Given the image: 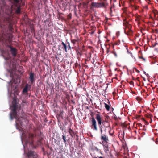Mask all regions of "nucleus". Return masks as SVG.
I'll return each mask as SVG.
<instances>
[{
    "mask_svg": "<svg viewBox=\"0 0 158 158\" xmlns=\"http://www.w3.org/2000/svg\"><path fill=\"white\" fill-rule=\"evenodd\" d=\"M69 17H70V19L71 18V16L70 15Z\"/></svg>",
    "mask_w": 158,
    "mask_h": 158,
    "instance_id": "nucleus-48",
    "label": "nucleus"
},
{
    "mask_svg": "<svg viewBox=\"0 0 158 158\" xmlns=\"http://www.w3.org/2000/svg\"><path fill=\"white\" fill-rule=\"evenodd\" d=\"M1 40H2L3 41V42H4V38L3 39H2V38H1Z\"/></svg>",
    "mask_w": 158,
    "mask_h": 158,
    "instance_id": "nucleus-36",
    "label": "nucleus"
},
{
    "mask_svg": "<svg viewBox=\"0 0 158 158\" xmlns=\"http://www.w3.org/2000/svg\"><path fill=\"white\" fill-rule=\"evenodd\" d=\"M109 130V134H110V135H111V136H112L113 135V133H111L110 132H111V129H110V130Z\"/></svg>",
    "mask_w": 158,
    "mask_h": 158,
    "instance_id": "nucleus-26",
    "label": "nucleus"
},
{
    "mask_svg": "<svg viewBox=\"0 0 158 158\" xmlns=\"http://www.w3.org/2000/svg\"><path fill=\"white\" fill-rule=\"evenodd\" d=\"M12 112L10 114V118L12 120L13 118H15L16 121L19 120V118L17 116V111H19L21 110V106L18 104L16 101H14L12 102Z\"/></svg>",
    "mask_w": 158,
    "mask_h": 158,
    "instance_id": "nucleus-2",
    "label": "nucleus"
},
{
    "mask_svg": "<svg viewBox=\"0 0 158 158\" xmlns=\"http://www.w3.org/2000/svg\"><path fill=\"white\" fill-rule=\"evenodd\" d=\"M13 28L12 27H10L9 30V34L6 35V38H7L8 40H10L12 39L13 36L11 34L12 32Z\"/></svg>",
    "mask_w": 158,
    "mask_h": 158,
    "instance_id": "nucleus-10",
    "label": "nucleus"
},
{
    "mask_svg": "<svg viewBox=\"0 0 158 158\" xmlns=\"http://www.w3.org/2000/svg\"><path fill=\"white\" fill-rule=\"evenodd\" d=\"M56 59H57V57L56 56Z\"/></svg>",
    "mask_w": 158,
    "mask_h": 158,
    "instance_id": "nucleus-51",
    "label": "nucleus"
},
{
    "mask_svg": "<svg viewBox=\"0 0 158 158\" xmlns=\"http://www.w3.org/2000/svg\"><path fill=\"white\" fill-rule=\"evenodd\" d=\"M138 125H139V126H142V125L140 123H139L138 124Z\"/></svg>",
    "mask_w": 158,
    "mask_h": 158,
    "instance_id": "nucleus-40",
    "label": "nucleus"
},
{
    "mask_svg": "<svg viewBox=\"0 0 158 158\" xmlns=\"http://www.w3.org/2000/svg\"><path fill=\"white\" fill-rule=\"evenodd\" d=\"M89 2H83L82 4L81 5L82 6L85 8H86L87 7V6Z\"/></svg>",
    "mask_w": 158,
    "mask_h": 158,
    "instance_id": "nucleus-17",
    "label": "nucleus"
},
{
    "mask_svg": "<svg viewBox=\"0 0 158 158\" xmlns=\"http://www.w3.org/2000/svg\"><path fill=\"white\" fill-rule=\"evenodd\" d=\"M109 52V49H107V53H108Z\"/></svg>",
    "mask_w": 158,
    "mask_h": 158,
    "instance_id": "nucleus-39",
    "label": "nucleus"
},
{
    "mask_svg": "<svg viewBox=\"0 0 158 158\" xmlns=\"http://www.w3.org/2000/svg\"><path fill=\"white\" fill-rule=\"evenodd\" d=\"M91 127L93 130L97 131L98 128L97 126V123L96 120L94 117H92L91 119Z\"/></svg>",
    "mask_w": 158,
    "mask_h": 158,
    "instance_id": "nucleus-6",
    "label": "nucleus"
},
{
    "mask_svg": "<svg viewBox=\"0 0 158 158\" xmlns=\"http://www.w3.org/2000/svg\"><path fill=\"white\" fill-rule=\"evenodd\" d=\"M34 73L32 72H31L29 74V79L31 84H32L35 80V78L34 77Z\"/></svg>",
    "mask_w": 158,
    "mask_h": 158,
    "instance_id": "nucleus-9",
    "label": "nucleus"
},
{
    "mask_svg": "<svg viewBox=\"0 0 158 158\" xmlns=\"http://www.w3.org/2000/svg\"><path fill=\"white\" fill-rule=\"evenodd\" d=\"M69 48H70H70H71V47H70H70H69Z\"/></svg>",
    "mask_w": 158,
    "mask_h": 158,
    "instance_id": "nucleus-52",
    "label": "nucleus"
},
{
    "mask_svg": "<svg viewBox=\"0 0 158 158\" xmlns=\"http://www.w3.org/2000/svg\"><path fill=\"white\" fill-rule=\"evenodd\" d=\"M136 99L138 101H141L142 99L140 98V97H137L136 98Z\"/></svg>",
    "mask_w": 158,
    "mask_h": 158,
    "instance_id": "nucleus-23",
    "label": "nucleus"
},
{
    "mask_svg": "<svg viewBox=\"0 0 158 158\" xmlns=\"http://www.w3.org/2000/svg\"><path fill=\"white\" fill-rule=\"evenodd\" d=\"M101 134V139L102 140V144H105L106 143H107L109 141V139L107 136L105 134H102V133Z\"/></svg>",
    "mask_w": 158,
    "mask_h": 158,
    "instance_id": "nucleus-8",
    "label": "nucleus"
},
{
    "mask_svg": "<svg viewBox=\"0 0 158 158\" xmlns=\"http://www.w3.org/2000/svg\"><path fill=\"white\" fill-rule=\"evenodd\" d=\"M103 146L105 152L106 153H108L109 152V147L108 144L106 143L105 144H102Z\"/></svg>",
    "mask_w": 158,
    "mask_h": 158,
    "instance_id": "nucleus-11",
    "label": "nucleus"
},
{
    "mask_svg": "<svg viewBox=\"0 0 158 158\" xmlns=\"http://www.w3.org/2000/svg\"><path fill=\"white\" fill-rule=\"evenodd\" d=\"M129 34H131L132 33V30L130 28H129Z\"/></svg>",
    "mask_w": 158,
    "mask_h": 158,
    "instance_id": "nucleus-25",
    "label": "nucleus"
},
{
    "mask_svg": "<svg viewBox=\"0 0 158 158\" xmlns=\"http://www.w3.org/2000/svg\"><path fill=\"white\" fill-rule=\"evenodd\" d=\"M13 68L15 69L16 67V62H14L12 64Z\"/></svg>",
    "mask_w": 158,
    "mask_h": 158,
    "instance_id": "nucleus-22",
    "label": "nucleus"
},
{
    "mask_svg": "<svg viewBox=\"0 0 158 158\" xmlns=\"http://www.w3.org/2000/svg\"><path fill=\"white\" fill-rule=\"evenodd\" d=\"M156 44H155L154 45H153V47H154V46H155L156 45Z\"/></svg>",
    "mask_w": 158,
    "mask_h": 158,
    "instance_id": "nucleus-45",
    "label": "nucleus"
},
{
    "mask_svg": "<svg viewBox=\"0 0 158 158\" xmlns=\"http://www.w3.org/2000/svg\"><path fill=\"white\" fill-rule=\"evenodd\" d=\"M6 42L8 43V42H9V40L6 41Z\"/></svg>",
    "mask_w": 158,
    "mask_h": 158,
    "instance_id": "nucleus-44",
    "label": "nucleus"
},
{
    "mask_svg": "<svg viewBox=\"0 0 158 158\" xmlns=\"http://www.w3.org/2000/svg\"><path fill=\"white\" fill-rule=\"evenodd\" d=\"M14 7L13 6H11V8H14L15 10V12L17 14H19L20 13L21 8L20 5H19L18 4H14Z\"/></svg>",
    "mask_w": 158,
    "mask_h": 158,
    "instance_id": "nucleus-7",
    "label": "nucleus"
},
{
    "mask_svg": "<svg viewBox=\"0 0 158 158\" xmlns=\"http://www.w3.org/2000/svg\"><path fill=\"white\" fill-rule=\"evenodd\" d=\"M68 102H69V99H68Z\"/></svg>",
    "mask_w": 158,
    "mask_h": 158,
    "instance_id": "nucleus-49",
    "label": "nucleus"
},
{
    "mask_svg": "<svg viewBox=\"0 0 158 158\" xmlns=\"http://www.w3.org/2000/svg\"><path fill=\"white\" fill-rule=\"evenodd\" d=\"M72 88L71 89H70V91H72L73 89V85H72Z\"/></svg>",
    "mask_w": 158,
    "mask_h": 158,
    "instance_id": "nucleus-34",
    "label": "nucleus"
},
{
    "mask_svg": "<svg viewBox=\"0 0 158 158\" xmlns=\"http://www.w3.org/2000/svg\"><path fill=\"white\" fill-rule=\"evenodd\" d=\"M140 58H142V59H143V60H145L144 58H143V57H140Z\"/></svg>",
    "mask_w": 158,
    "mask_h": 158,
    "instance_id": "nucleus-41",
    "label": "nucleus"
},
{
    "mask_svg": "<svg viewBox=\"0 0 158 158\" xmlns=\"http://www.w3.org/2000/svg\"><path fill=\"white\" fill-rule=\"evenodd\" d=\"M15 124L16 125V126L17 128V127H18L17 125H18V124L17 123H16Z\"/></svg>",
    "mask_w": 158,
    "mask_h": 158,
    "instance_id": "nucleus-38",
    "label": "nucleus"
},
{
    "mask_svg": "<svg viewBox=\"0 0 158 158\" xmlns=\"http://www.w3.org/2000/svg\"><path fill=\"white\" fill-rule=\"evenodd\" d=\"M51 86L52 87V89H53V83H51L50 84Z\"/></svg>",
    "mask_w": 158,
    "mask_h": 158,
    "instance_id": "nucleus-32",
    "label": "nucleus"
},
{
    "mask_svg": "<svg viewBox=\"0 0 158 158\" xmlns=\"http://www.w3.org/2000/svg\"><path fill=\"white\" fill-rule=\"evenodd\" d=\"M6 46L9 48V51L12 56L14 57H16L18 53V50L16 48L8 44H6Z\"/></svg>",
    "mask_w": 158,
    "mask_h": 158,
    "instance_id": "nucleus-4",
    "label": "nucleus"
},
{
    "mask_svg": "<svg viewBox=\"0 0 158 158\" xmlns=\"http://www.w3.org/2000/svg\"><path fill=\"white\" fill-rule=\"evenodd\" d=\"M156 144H158V143H157L156 142Z\"/></svg>",
    "mask_w": 158,
    "mask_h": 158,
    "instance_id": "nucleus-50",
    "label": "nucleus"
},
{
    "mask_svg": "<svg viewBox=\"0 0 158 158\" xmlns=\"http://www.w3.org/2000/svg\"><path fill=\"white\" fill-rule=\"evenodd\" d=\"M104 105L105 108L106 109L107 111H109L110 109V106L109 105L106 103H104Z\"/></svg>",
    "mask_w": 158,
    "mask_h": 158,
    "instance_id": "nucleus-15",
    "label": "nucleus"
},
{
    "mask_svg": "<svg viewBox=\"0 0 158 158\" xmlns=\"http://www.w3.org/2000/svg\"><path fill=\"white\" fill-rule=\"evenodd\" d=\"M108 5L107 0H103L101 2H92L91 6L96 8H106Z\"/></svg>",
    "mask_w": 158,
    "mask_h": 158,
    "instance_id": "nucleus-3",
    "label": "nucleus"
},
{
    "mask_svg": "<svg viewBox=\"0 0 158 158\" xmlns=\"http://www.w3.org/2000/svg\"><path fill=\"white\" fill-rule=\"evenodd\" d=\"M71 42L73 44V45H74L75 43L77 42V40H73L72 38L71 39Z\"/></svg>",
    "mask_w": 158,
    "mask_h": 158,
    "instance_id": "nucleus-20",
    "label": "nucleus"
},
{
    "mask_svg": "<svg viewBox=\"0 0 158 158\" xmlns=\"http://www.w3.org/2000/svg\"><path fill=\"white\" fill-rule=\"evenodd\" d=\"M36 135L34 136V134H29V135L28 138H29L31 140H32L35 137Z\"/></svg>",
    "mask_w": 158,
    "mask_h": 158,
    "instance_id": "nucleus-16",
    "label": "nucleus"
},
{
    "mask_svg": "<svg viewBox=\"0 0 158 158\" xmlns=\"http://www.w3.org/2000/svg\"><path fill=\"white\" fill-rule=\"evenodd\" d=\"M10 76L11 77H12V79L10 81V82L11 83H14L15 84L17 83V81H15V79L13 78L12 77V74L11 72L10 73Z\"/></svg>",
    "mask_w": 158,
    "mask_h": 158,
    "instance_id": "nucleus-13",
    "label": "nucleus"
},
{
    "mask_svg": "<svg viewBox=\"0 0 158 158\" xmlns=\"http://www.w3.org/2000/svg\"><path fill=\"white\" fill-rule=\"evenodd\" d=\"M95 115L101 133H102V128H107L108 130L111 129L110 124L108 121L103 120L102 116L98 114H96Z\"/></svg>",
    "mask_w": 158,
    "mask_h": 158,
    "instance_id": "nucleus-1",
    "label": "nucleus"
},
{
    "mask_svg": "<svg viewBox=\"0 0 158 158\" xmlns=\"http://www.w3.org/2000/svg\"><path fill=\"white\" fill-rule=\"evenodd\" d=\"M86 55H88L89 56V58H90L91 56V53L90 52H89V53H88Z\"/></svg>",
    "mask_w": 158,
    "mask_h": 158,
    "instance_id": "nucleus-28",
    "label": "nucleus"
},
{
    "mask_svg": "<svg viewBox=\"0 0 158 158\" xmlns=\"http://www.w3.org/2000/svg\"><path fill=\"white\" fill-rule=\"evenodd\" d=\"M75 0V1H77V0Z\"/></svg>",
    "mask_w": 158,
    "mask_h": 158,
    "instance_id": "nucleus-54",
    "label": "nucleus"
},
{
    "mask_svg": "<svg viewBox=\"0 0 158 158\" xmlns=\"http://www.w3.org/2000/svg\"><path fill=\"white\" fill-rule=\"evenodd\" d=\"M73 131L70 128V131H69V132H70V135H71V132H72ZM71 136L73 137V135H71Z\"/></svg>",
    "mask_w": 158,
    "mask_h": 158,
    "instance_id": "nucleus-30",
    "label": "nucleus"
},
{
    "mask_svg": "<svg viewBox=\"0 0 158 158\" xmlns=\"http://www.w3.org/2000/svg\"><path fill=\"white\" fill-rule=\"evenodd\" d=\"M108 129L107 128H105V129L104 130V131L105 132H106L107 129Z\"/></svg>",
    "mask_w": 158,
    "mask_h": 158,
    "instance_id": "nucleus-35",
    "label": "nucleus"
},
{
    "mask_svg": "<svg viewBox=\"0 0 158 158\" xmlns=\"http://www.w3.org/2000/svg\"><path fill=\"white\" fill-rule=\"evenodd\" d=\"M153 12L155 14H156L158 13V12L157 10H154L153 11Z\"/></svg>",
    "mask_w": 158,
    "mask_h": 158,
    "instance_id": "nucleus-29",
    "label": "nucleus"
},
{
    "mask_svg": "<svg viewBox=\"0 0 158 158\" xmlns=\"http://www.w3.org/2000/svg\"><path fill=\"white\" fill-rule=\"evenodd\" d=\"M65 138H66L65 137V136H64V135H62V138H63V139L64 142H66V140L65 139Z\"/></svg>",
    "mask_w": 158,
    "mask_h": 158,
    "instance_id": "nucleus-27",
    "label": "nucleus"
},
{
    "mask_svg": "<svg viewBox=\"0 0 158 158\" xmlns=\"http://www.w3.org/2000/svg\"><path fill=\"white\" fill-rule=\"evenodd\" d=\"M18 129L20 131H21L22 132V137L24 135V131L23 129L22 128L20 127H19L18 128Z\"/></svg>",
    "mask_w": 158,
    "mask_h": 158,
    "instance_id": "nucleus-14",
    "label": "nucleus"
},
{
    "mask_svg": "<svg viewBox=\"0 0 158 158\" xmlns=\"http://www.w3.org/2000/svg\"><path fill=\"white\" fill-rule=\"evenodd\" d=\"M98 158H104V157L102 156H100V157H98Z\"/></svg>",
    "mask_w": 158,
    "mask_h": 158,
    "instance_id": "nucleus-42",
    "label": "nucleus"
},
{
    "mask_svg": "<svg viewBox=\"0 0 158 158\" xmlns=\"http://www.w3.org/2000/svg\"><path fill=\"white\" fill-rule=\"evenodd\" d=\"M27 158H38L37 154L34 151H29L27 153Z\"/></svg>",
    "mask_w": 158,
    "mask_h": 158,
    "instance_id": "nucleus-5",
    "label": "nucleus"
},
{
    "mask_svg": "<svg viewBox=\"0 0 158 158\" xmlns=\"http://www.w3.org/2000/svg\"><path fill=\"white\" fill-rule=\"evenodd\" d=\"M110 12H112L111 8H110Z\"/></svg>",
    "mask_w": 158,
    "mask_h": 158,
    "instance_id": "nucleus-46",
    "label": "nucleus"
},
{
    "mask_svg": "<svg viewBox=\"0 0 158 158\" xmlns=\"http://www.w3.org/2000/svg\"><path fill=\"white\" fill-rule=\"evenodd\" d=\"M129 83L131 85H133L134 84L133 82L132 81H130Z\"/></svg>",
    "mask_w": 158,
    "mask_h": 158,
    "instance_id": "nucleus-31",
    "label": "nucleus"
},
{
    "mask_svg": "<svg viewBox=\"0 0 158 158\" xmlns=\"http://www.w3.org/2000/svg\"><path fill=\"white\" fill-rule=\"evenodd\" d=\"M124 24H125L126 27L129 28L130 25L127 22H126V23H123Z\"/></svg>",
    "mask_w": 158,
    "mask_h": 158,
    "instance_id": "nucleus-21",
    "label": "nucleus"
},
{
    "mask_svg": "<svg viewBox=\"0 0 158 158\" xmlns=\"http://www.w3.org/2000/svg\"><path fill=\"white\" fill-rule=\"evenodd\" d=\"M94 62V61H93V62Z\"/></svg>",
    "mask_w": 158,
    "mask_h": 158,
    "instance_id": "nucleus-53",
    "label": "nucleus"
},
{
    "mask_svg": "<svg viewBox=\"0 0 158 158\" xmlns=\"http://www.w3.org/2000/svg\"><path fill=\"white\" fill-rule=\"evenodd\" d=\"M71 101L72 103H73V104H75V102L74 101H73V100H71Z\"/></svg>",
    "mask_w": 158,
    "mask_h": 158,
    "instance_id": "nucleus-33",
    "label": "nucleus"
},
{
    "mask_svg": "<svg viewBox=\"0 0 158 158\" xmlns=\"http://www.w3.org/2000/svg\"><path fill=\"white\" fill-rule=\"evenodd\" d=\"M69 17V15H68V18Z\"/></svg>",
    "mask_w": 158,
    "mask_h": 158,
    "instance_id": "nucleus-47",
    "label": "nucleus"
},
{
    "mask_svg": "<svg viewBox=\"0 0 158 158\" xmlns=\"http://www.w3.org/2000/svg\"><path fill=\"white\" fill-rule=\"evenodd\" d=\"M134 69L135 70V71L138 73H139L140 72V71L139 70H138L136 68H134Z\"/></svg>",
    "mask_w": 158,
    "mask_h": 158,
    "instance_id": "nucleus-24",
    "label": "nucleus"
},
{
    "mask_svg": "<svg viewBox=\"0 0 158 158\" xmlns=\"http://www.w3.org/2000/svg\"><path fill=\"white\" fill-rule=\"evenodd\" d=\"M62 44L63 45L62 48H64V50L66 52H67V46L63 42H62Z\"/></svg>",
    "mask_w": 158,
    "mask_h": 158,
    "instance_id": "nucleus-18",
    "label": "nucleus"
},
{
    "mask_svg": "<svg viewBox=\"0 0 158 158\" xmlns=\"http://www.w3.org/2000/svg\"><path fill=\"white\" fill-rule=\"evenodd\" d=\"M29 87L30 88L31 87L30 85L28 84H26L23 89V92L24 93L27 92L28 89Z\"/></svg>",
    "mask_w": 158,
    "mask_h": 158,
    "instance_id": "nucleus-12",
    "label": "nucleus"
},
{
    "mask_svg": "<svg viewBox=\"0 0 158 158\" xmlns=\"http://www.w3.org/2000/svg\"><path fill=\"white\" fill-rule=\"evenodd\" d=\"M9 59V57H6L5 58V60H8Z\"/></svg>",
    "mask_w": 158,
    "mask_h": 158,
    "instance_id": "nucleus-37",
    "label": "nucleus"
},
{
    "mask_svg": "<svg viewBox=\"0 0 158 158\" xmlns=\"http://www.w3.org/2000/svg\"><path fill=\"white\" fill-rule=\"evenodd\" d=\"M111 53L112 54H113L114 55L115 57H117V53L114 50L113 51L111 52Z\"/></svg>",
    "mask_w": 158,
    "mask_h": 158,
    "instance_id": "nucleus-19",
    "label": "nucleus"
},
{
    "mask_svg": "<svg viewBox=\"0 0 158 158\" xmlns=\"http://www.w3.org/2000/svg\"><path fill=\"white\" fill-rule=\"evenodd\" d=\"M55 85H56V86H57V83H56L55 84Z\"/></svg>",
    "mask_w": 158,
    "mask_h": 158,
    "instance_id": "nucleus-43",
    "label": "nucleus"
}]
</instances>
